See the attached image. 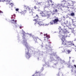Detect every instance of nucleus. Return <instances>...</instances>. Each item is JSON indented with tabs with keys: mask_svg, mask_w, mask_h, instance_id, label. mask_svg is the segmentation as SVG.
<instances>
[{
	"mask_svg": "<svg viewBox=\"0 0 76 76\" xmlns=\"http://www.w3.org/2000/svg\"><path fill=\"white\" fill-rule=\"evenodd\" d=\"M65 50H64V51H63V52H65Z\"/></svg>",
	"mask_w": 76,
	"mask_h": 76,
	"instance_id": "36",
	"label": "nucleus"
},
{
	"mask_svg": "<svg viewBox=\"0 0 76 76\" xmlns=\"http://www.w3.org/2000/svg\"><path fill=\"white\" fill-rule=\"evenodd\" d=\"M66 29H64V30H61L59 31V33H62V32H62L63 33H66Z\"/></svg>",
	"mask_w": 76,
	"mask_h": 76,
	"instance_id": "12",
	"label": "nucleus"
},
{
	"mask_svg": "<svg viewBox=\"0 0 76 76\" xmlns=\"http://www.w3.org/2000/svg\"><path fill=\"white\" fill-rule=\"evenodd\" d=\"M73 26H76V21H73Z\"/></svg>",
	"mask_w": 76,
	"mask_h": 76,
	"instance_id": "17",
	"label": "nucleus"
},
{
	"mask_svg": "<svg viewBox=\"0 0 76 76\" xmlns=\"http://www.w3.org/2000/svg\"><path fill=\"white\" fill-rule=\"evenodd\" d=\"M57 7H58V8L59 9L60 8L61 9V8L60 7V6H58Z\"/></svg>",
	"mask_w": 76,
	"mask_h": 76,
	"instance_id": "24",
	"label": "nucleus"
},
{
	"mask_svg": "<svg viewBox=\"0 0 76 76\" xmlns=\"http://www.w3.org/2000/svg\"><path fill=\"white\" fill-rule=\"evenodd\" d=\"M26 44H27V42H26Z\"/></svg>",
	"mask_w": 76,
	"mask_h": 76,
	"instance_id": "39",
	"label": "nucleus"
},
{
	"mask_svg": "<svg viewBox=\"0 0 76 76\" xmlns=\"http://www.w3.org/2000/svg\"><path fill=\"white\" fill-rule=\"evenodd\" d=\"M59 21L58 18L57 17L54 20H53L54 24H57L58 23V22H59Z\"/></svg>",
	"mask_w": 76,
	"mask_h": 76,
	"instance_id": "4",
	"label": "nucleus"
},
{
	"mask_svg": "<svg viewBox=\"0 0 76 76\" xmlns=\"http://www.w3.org/2000/svg\"><path fill=\"white\" fill-rule=\"evenodd\" d=\"M0 13H3V12L1 10H0Z\"/></svg>",
	"mask_w": 76,
	"mask_h": 76,
	"instance_id": "25",
	"label": "nucleus"
},
{
	"mask_svg": "<svg viewBox=\"0 0 76 76\" xmlns=\"http://www.w3.org/2000/svg\"><path fill=\"white\" fill-rule=\"evenodd\" d=\"M50 1L51 2V3L52 4L51 5V6H53V5H54V3L52 1L50 0Z\"/></svg>",
	"mask_w": 76,
	"mask_h": 76,
	"instance_id": "22",
	"label": "nucleus"
},
{
	"mask_svg": "<svg viewBox=\"0 0 76 76\" xmlns=\"http://www.w3.org/2000/svg\"><path fill=\"white\" fill-rule=\"evenodd\" d=\"M16 11H18L19 10V9L18 8H17L15 10Z\"/></svg>",
	"mask_w": 76,
	"mask_h": 76,
	"instance_id": "26",
	"label": "nucleus"
},
{
	"mask_svg": "<svg viewBox=\"0 0 76 76\" xmlns=\"http://www.w3.org/2000/svg\"><path fill=\"white\" fill-rule=\"evenodd\" d=\"M49 44H51V42H48Z\"/></svg>",
	"mask_w": 76,
	"mask_h": 76,
	"instance_id": "33",
	"label": "nucleus"
},
{
	"mask_svg": "<svg viewBox=\"0 0 76 76\" xmlns=\"http://www.w3.org/2000/svg\"><path fill=\"white\" fill-rule=\"evenodd\" d=\"M44 70V69L43 68H42L41 69V70L42 71H43V70Z\"/></svg>",
	"mask_w": 76,
	"mask_h": 76,
	"instance_id": "32",
	"label": "nucleus"
},
{
	"mask_svg": "<svg viewBox=\"0 0 76 76\" xmlns=\"http://www.w3.org/2000/svg\"><path fill=\"white\" fill-rule=\"evenodd\" d=\"M36 75H35V73L33 75H32V76H36Z\"/></svg>",
	"mask_w": 76,
	"mask_h": 76,
	"instance_id": "29",
	"label": "nucleus"
},
{
	"mask_svg": "<svg viewBox=\"0 0 76 76\" xmlns=\"http://www.w3.org/2000/svg\"><path fill=\"white\" fill-rule=\"evenodd\" d=\"M26 54H27V55H26V57L27 58H28H28H30V57L31 56V55H30V54H29V52H27V53H26Z\"/></svg>",
	"mask_w": 76,
	"mask_h": 76,
	"instance_id": "11",
	"label": "nucleus"
},
{
	"mask_svg": "<svg viewBox=\"0 0 76 76\" xmlns=\"http://www.w3.org/2000/svg\"><path fill=\"white\" fill-rule=\"evenodd\" d=\"M35 75H36V76H41V73L39 72L36 71Z\"/></svg>",
	"mask_w": 76,
	"mask_h": 76,
	"instance_id": "8",
	"label": "nucleus"
},
{
	"mask_svg": "<svg viewBox=\"0 0 76 76\" xmlns=\"http://www.w3.org/2000/svg\"><path fill=\"white\" fill-rule=\"evenodd\" d=\"M69 58H70V57H69Z\"/></svg>",
	"mask_w": 76,
	"mask_h": 76,
	"instance_id": "38",
	"label": "nucleus"
},
{
	"mask_svg": "<svg viewBox=\"0 0 76 76\" xmlns=\"http://www.w3.org/2000/svg\"><path fill=\"white\" fill-rule=\"evenodd\" d=\"M41 19H40L39 18V17H38L37 20H36V21H35L34 24L35 25H36V24H38V23L39 22H41Z\"/></svg>",
	"mask_w": 76,
	"mask_h": 76,
	"instance_id": "6",
	"label": "nucleus"
},
{
	"mask_svg": "<svg viewBox=\"0 0 76 76\" xmlns=\"http://www.w3.org/2000/svg\"><path fill=\"white\" fill-rule=\"evenodd\" d=\"M48 5V7L50 6H51V4H49Z\"/></svg>",
	"mask_w": 76,
	"mask_h": 76,
	"instance_id": "27",
	"label": "nucleus"
},
{
	"mask_svg": "<svg viewBox=\"0 0 76 76\" xmlns=\"http://www.w3.org/2000/svg\"><path fill=\"white\" fill-rule=\"evenodd\" d=\"M71 16H75V13L73 12L71 13Z\"/></svg>",
	"mask_w": 76,
	"mask_h": 76,
	"instance_id": "23",
	"label": "nucleus"
},
{
	"mask_svg": "<svg viewBox=\"0 0 76 76\" xmlns=\"http://www.w3.org/2000/svg\"><path fill=\"white\" fill-rule=\"evenodd\" d=\"M20 29H22V27L21 26L20 27Z\"/></svg>",
	"mask_w": 76,
	"mask_h": 76,
	"instance_id": "35",
	"label": "nucleus"
},
{
	"mask_svg": "<svg viewBox=\"0 0 76 76\" xmlns=\"http://www.w3.org/2000/svg\"><path fill=\"white\" fill-rule=\"evenodd\" d=\"M5 1L6 2H7V3H7L6 4H8V3L9 4V3H10L11 2V1H12V0H5Z\"/></svg>",
	"mask_w": 76,
	"mask_h": 76,
	"instance_id": "14",
	"label": "nucleus"
},
{
	"mask_svg": "<svg viewBox=\"0 0 76 76\" xmlns=\"http://www.w3.org/2000/svg\"><path fill=\"white\" fill-rule=\"evenodd\" d=\"M33 10H34V8H32L31 10H30L29 12V15L31 16H32L33 17H35L37 15L35 13L33 12Z\"/></svg>",
	"mask_w": 76,
	"mask_h": 76,
	"instance_id": "3",
	"label": "nucleus"
},
{
	"mask_svg": "<svg viewBox=\"0 0 76 76\" xmlns=\"http://www.w3.org/2000/svg\"><path fill=\"white\" fill-rule=\"evenodd\" d=\"M24 39H25V38H24Z\"/></svg>",
	"mask_w": 76,
	"mask_h": 76,
	"instance_id": "40",
	"label": "nucleus"
},
{
	"mask_svg": "<svg viewBox=\"0 0 76 76\" xmlns=\"http://www.w3.org/2000/svg\"><path fill=\"white\" fill-rule=\"evenodd\" d=\"M23 14H25L26 13V10H24L22 12Z\"/></svg>",
	"mask_w": 76,
	"mask_h": 76,
	"instance_id": "21",
	"label": "nucleus"
},
{
	"mask_svg": "<svg viewBox=\"0 0 76 76\" xmlns=\"http://www.w3.org/2000/svg\"><path fill=\"white\" fill-rule=\"evenodd\" d=\"M55 12H57V9L55 10Z\"/></svg>",
	"mask_w": 76,
	"mask_h": 76,
	"instance_id": "30",
	"label": "nucleus"
},
{
	"mask_svg": "<svg viewBox=\"0 0 76 76\" xmlns=\"http://www.w3.org/2000/svg\"><path fill=\"white\" fill-rule=\"evenodd\" d=\"M41 15L43 16H50L48 14V12L47 11H41L40 12Z\"/></svg>",
	"mask_w": 76,
	"mask_h": 76,
	"instance_id": "2",
	"label": "nucleus"
},
{
	"mask_svg": "<svg viewBox=\"0 0 76 76\" xmlns=\"http://www.w3.org/2000/svg\"><path fill=\"white\" fill-rule=\"evenodd\" d=\"M24 8L25 9H26V10H27V9H28L29 12L30 11V10H32V9L33 8H30L29 7V6H24Z\"/></svg>",
	"mask_w": 76,
	"mask_h": 76,
	"instance_id": "5",
	"label": "nucleus"
},
{
	"mask_svg": "<svg viewBox=\"0 0 76 76\" xmlns=\"http://www.w3.org/2000/svg\"><path fill=\"white\" fill-rule=\"evenodd\" d=\"M34 41L36 42H37V41H39L40 40V41H41V39L38 38V37H34Z\"/></svg>",
	"mask_w": 76,
	"mask_h": 76,
	"instance_id": "7",
	"label": "nucleus"
},
{
	"mask_svg": "<svg viewBox=\"0 0 76 76\" xmlns=\"http://www.w3.org/2000/svg\"><path fill=\"white\" fill-rule=\"evenodd\" d=\"M16 22H17V20H15L14 21V22H15V23H16Z\"/></svg>",
	"mask_w": 76,
	"mask_h": 76,
	"instance_id": "28",
	"label": "nucleus"
},
{
	"mask_svg": "<svg viewBox=\"0 0 76 76\" xmlns=\"http://www.w3.org/2000/svg\"><path fill=\"white\" fill-rule=\"evenodd\" d=\"M35 19L33 20V21H37V19H38L39 17L38 16V15H36L35 16H34V17H33Z\"/></svg>",
	"mask_w": 76,
	"mask_h": 76,
	"instance_id": "10",
	"label": "nucleus"
},
{
	"mask_svg": "<svg viewBox=\"0 0 76 76\" xmlns=\"http://www.w3.org/2000/svg\"><path fill=\"white\" fill-rule=\"evenodd\" d=\"M71 71L72 72H73V70L72 69Z\"/></svg>",
	"mask_w": 76,
	"mask_h": 76,
	"instance_id": "34",
	"label": "nucleus"
},
{
	"mask_svg": "<svg viewBox=\"0 0 76 76\" xmlns=\"http://www.w3.org/2000/svg\"><path fill=\"white\" fill-rule=\"evenodd\" d=\"M25 46L26 47V48H27V49H29V48H30V47L29 46H28L27 44L25 45Z\"/></svg>",
	"mask_w": 76,
	"mask_h": 76,
	"instance_id": "18",
	"label": "nucleus"
},
{
	"mask_svg": "<svg viewBox=\"0 0 76 76\" xmlns=\"http://www.w3.org/2000/svg\"><path fill=\"white\" fill-rule=\"evenodd\" d=\"M34 8L35 9H37V10H39V8L38 7H37L36 6H35Z\"/></svg>",
	"mask_w": 76,
	"mask_h": 76,
	"instance_id": "19",
	"label": "nucleus"
},
{
	"mask_svg": "<svg viewBox=\"0 0 76 76\" xmlns=\"http://www.w3.org/2000/svg\"><path fill=\"white\" fill-rule=\"evenodd\" d=\"M48 3H49V1H48Z\"/></svg>",
	"mask_w": 76,
	"mask_h": 76,
	"instance_id": "37",
	"label": "nucleus"
},
{
	"mask_svg": "<svg viewBox=\"0 0 76 76\" xmlns=\"http://www.w3.org/2000/svg\"><path fill=\"white\" fill-rule=\"evenodd\" d=\"M60 38H61V41H62V45H63L64 47L65 48H68V47H70L72 45H75L74 44H72L71 42H67L65 41V37L64 36L62 35H60L59 36Z\"/></svg>",
	"mask_w": 76,
	"mask_h": 76,
	"instance_id": "1",
	"label": "nucleus"
},
{
	"mask_svg": "<svg viewBox=\"0 0 76 76\" xmlns=\"http://www.w3.org/2000/svg\"><path fill=\"white\" fill-rule=\"evenodd\" d=\"M9 4L10 8H12V7H13V5H14V4L11 2L9 3Z\"/></svg>",
	"mask_w": 76,
	"mask_h": 76,
	"instance_id": "9",
	"label": "nucleus"
},
{
	"mask_svg": "<svg viewBox=\"0 0 76 76\" xmlns=\"http://www.w3.org/2000/svg\"><path fill=\"white\" fill-rule=\"evenodd\" d=\"M38 24L40 25V26H41V25H44V23L42 21H40V22H39Z\"/></svg>",
	"mask_w": 76,
	"mask_h": 76,
	"instance_id": "15",
	"label": "nucleus"
},
{
	"mask_svg": "<svg viewBox=\"0 0 76 76\" xmlns=\"http://www.w3.org/2000/svg\"><path fill=\"white\" fill-rule=\"evenodd\" d=\"M72 51V50H66V54H70V52Z\"/></svg>",
	"mask_w": 76,
	"mask_h": 76,
	"instance_id": "16",
	"label": "nucleus"
},
{
	"mask_svg": "<svg viewBox=\"0 0 76 76\" xmlns=\"http://www.w3.org/2000/svg\"><path fill=\"white\" fill-rule=\"evenodd\" d=\"M50 25H53L54 23V20H53L52 21L50 22Z\"/></svg>",
	"mask_w": 76,
	"mask_h": 76,
	"instance_id": "20",
	"label": "nucleus"
},
{
	"mask_svg": "<svg viewBox=\"0 0 76 76\" xmlns=\"http://www.w3.org/2000/svg\"><path fill=\"white\" fill-rule=\"evenodd\" d=\"M11 21H13V22H15V20L14 19L12 20H11Z\"/></svg>",
	"mask_w": 76,
	"mask_h": 76,
	"instance_id": "31",
	"label": "nucleus"
},
{
	"mask_svg": "<svg viewBox=\"0 0 76 76\" xmlns=\"http://www.w3.org/2000/svg\"><path fill=\"white\" fill-rule=\"evenodd\" d=\"M44 35L45 37H46L47 39H48V38H50V36L48 35L47 34H44Z\"/></svg>",
	"mask_w": 76,
	"mask_h": 76,
	"instance_id": "13",
	"label": "nucleus"
}]
</instances>
